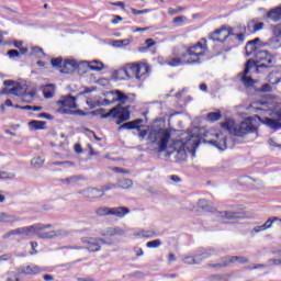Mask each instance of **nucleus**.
<instances>
[{"instance_id": "nucleus-31", "label": "nucleus", "mask_w": 281, "mask_h": 281, "mask_svg": "<svg viewBox=\"0 0 281 281\" xmlns=\"http://www.w3.org/2000/svg\"><path fill=\"white\" fill-rule=\"evenodd\" d=\"M86 65L91 71H102L104 69V64L100 60L86 61Z\"/></svg>"}, {"instance_id": "nucleus-43", "label": "nucleus", "mask_w": 281, "mask_h": 281, "mask_svg": "<svg viewBox=\"0 0 281 281\" xmlns=\"http://www.w3.org/2000/svg\"><path fill=\"white\" fill-rule=\"evenodd\" d=\"M247 27H248V30H251V27H252V32H260V30H262V27H265V23H262V22L256 23L255 21H250V22H248Z\"/></svg>"}, {"instance_id": "nucleus-2", "label": "nucleus", "mask_w": 281, "mask_h": 281, "mask_svg": "<svg viewBox=\"0 0 281 281\" xmlns=\"http://www.w3.org/2000/svg\"><path fill=\"white\" fill-rule=\"evenodd\" d=\"M89 115L98 116L101 115L103 120H109V117H113L116 120V124H123V122H128L131 120V112L128 111V106H122L119 104L112 108L108 113L104 108L93 110L89 113Z\"/></svg>"}, {"instance_id": "nucleus-10", "label": "nucleus", "mask_w": 281, "mask_h": 281, "mask_svg": "<svg viewBox=\"0 0 281 281\" xmlns=\"http://www.w3.org/2000/svg\"><path fill=\"white\" fill-rule=\"evenodd\" d=\"M245 34H247V26L239 24L237 26L231 27L226 26V34L224 35V38H229V36H235L239 43H243L245 41Z\"/></svg>"}, {"instance_id": "nucleus-38", "label": "nucleus", "mask_w": 281, "mask_h": 281, "mask_svg": "<svg viewBox=\"0 0 281 281\" xmlns=\"http://www.w3.org/2000/svg\"><path fill=\"white\" fill-rule=\"evenodd\" d=\"M19 218L14 215H10L8 213H0V223H16Z\"/></svg>"}, {"instance_id": "nucleus-53", "label": "nucleus", "mask_w": 281, "mask_h": 281, "mask_svg": "<svg viewBox=\"0 0 281 281\" xmlns=\"http://www.w3.org/2000/svg\"><path fill=\"white\" fill-rule=\"evenodd\" d=\"M50 64L54 66V67H59V68H64V64H63V59L61 57H57V58H53L50 60Z\"/></svg>"}, {"instance_id": "nucleus-22", "label": "nucleus", "mask_w": 281, "mask_h": 281, "mask_svg": "<svg viewBox=\"0 0 281 281\" xmlns=\"http://www.w3.org/2000/svg\"><path fill=\"white\" fill-rule=\"evenodd\" d=\"M78 68V63L74 59H66L64 61V68L60 69L61 74H71L74 69Z\"/></svg>"}, {"instance_id": "nucleus-55", "label": "nucleus", "mask_w": 281, "mask_h": 281, "mask_svg": "<svg viewBox=\"0 0 281 281\" xmlns=\"http://www.w3.org/2000/svg\"><path fill=\"white\" fill-rule=\"evenodd\" d=\"M8 56L9 58H21V53L16 49H10Z\"/></svg>"}, {"instance_id": "nucleus-63", "label": "nucleus", "mask_w": 281, "mask_h": 281, "mask_svg": "<svg viewBox=\"0 0 281 281\" xmlns=\"http://www.w3.org/2000/svg\"><path fill=\"white\" fill-rule=\"evenodd\" d=\"M268 267H279V259H268Z\"/></svg>"}, {"instance_id": "nucleus-30", "label": "nucleus", "mask_w": 281, "mask_h": 281, "mask_svg": "<svg viewBox=\"0 0 281 281\" xmlns=\"http://www.w3.org/2000/svg\"><path fill=\"white\" fill-rule=\"evenodd\" d=\"M10 95H18V98H23L25 95V89L21 83H15L14 87L10 88Z\"/></svg>"}, {"instance_id": "nucleus-17", "label": "nucleus", "mask_w": 281, "mask_h": 281, "mask_svg": "<svg viewBox=\"0 0 281 281\" xmlns=\"http://www.w3.org/2000/svg\"><path fill=\"white\" fill-rule=\"evenodd\" d=\"M57 104L67 109H76L78 105L76 104V98L71 97V94L61 97L60 100L57 101Z\"/></svg>"}, {"instance_id": "nucleus-1", "label": "nucleus", "mask_w": 281, "mask_h": 281, "mask_svg": "<svg viewBox=\"0 0 281 281\" xmlns=\"http://www.w3.org/2000/svg\"><path fill=\"white\" fill-rule=\"evenodd\" d=\"M207 52V40L202 38L191 47L179 46L173 48V56L167 59L169 67H181V65H201V56Z\"/></svg>"}, {"instance_id": "nucleus-32", "label": "nucleus", "mask_w": 281, "mask_h": 281, "mask_svg": "<svg viewBox=\"0 0 281 281\" xmlns=\"http://www.w3.org/2000/svg\"><path fill=\"white\" fill-rule=\"evenodd\" d=\"M56 91V86L54 83L46 85L43 88L44 98H54V93Z\"/></svg>"}, {"instance_id": "nucleus-27", "label": "nucleus", "mask_w": 281, "mask_h": 281, "mask_svg": "<svg viewBox=\"0 0 281 281\" xmlns=\"http://www.w3.org/2000/svg\"><path fill=\"white\" fill-rule=\"evenodd\" d=\"M263 124L268 126L269 128H272V131H280L281 130V123L280 121L276 119H269L266 117L263 121Z\"/></svg>"}, {"instance_id": "nucleus-56", "label": "nucleus", "mask_w": 281, "mask_h": 281, "mask_svg": "<svg viewBox=\"0 0 281 281\" xmlns=\"http://www.w3.org/2000/svg\"><path fill=\"white\" fill-rule=\"evenodd\" d=\"M110 104H115L113 100L104 99L103 101H98L97 106H109Z\"/></svg>"}, {"instance_id": "nucleus-41", "label": "nucleus", "mask_w": 281, "mask_h": 281, "mask_svg": "<svg viewBox=\"0 0 281 281\" xmlns=\"http://www.w3.org/2000/svg\"><path fill=\"white\" fill-rule=\"evenodd\" d=\"M97 216H111V207L100 206L95 210Z\"/></svg>"}, {"instance_id": "nucleus-35", "label": "nucleus", "mask_w": 281, "mask_h": 281, "mask_svg": "<svg viewBox=\"0 0 281 281\" xmlns=\"http://www.w3.org/2000/svg\"><path fill=\"white\" fill-rule=\"evenodd\" d=\"M46 125H47V122H45V121L33 120L29 123V126H31V128H33V131H43Z\"/></svg>"}, {"instance_id": "nucleus-39", "label": "nucleus", "mask_w": 281, "mask_h": 281, "mask_svg": "<svg viewBox=\"0 0 281 281\" xmlns=\"http://www.w3.org/2000/svg\"><path fill=\"white\" fill-rule=\"evenodd\" d=\"M209 267H212L213 269H224V267H229V261L227 259V256L223 257L221 259V262L210 263Z\"/></svg>"}, {"instance_id": "nucleus-54", "label": "nucleus", "mask_w": 281, "mask_h": 281, "mask_svg": "<svg viewBox=\"0 0 281 281\" xmlns=\"http://www.w3.org/2000/svg\"><path fill=\"white\" fill-rule=\"evenodd\" d=\"M58 113H61L63 115H74L76 112L69 108H60L58 110Z\"/></svg>"}, {"instance_id": "nucleus-47", "label": "nucleus", "mask_w": 281, "mask_h": 281, "mask_svg": "<svg viewBox=\"0 0 281 281\" xmlns=\"http://www.w3.org/2000/svg\"><path fill=\"white\" fill-rule=\"evenodd\" d=\"M146 247H148L149 249H157V247H161V240L155 239V240L148 241L146 244Z\"/></svg>"}, {"instance_id": "nucleus-45", "label": "nucleus", "mask_w": 281, "mask_h": 281, "mask_svg": "<svg viewBox=\"0 0 281 281\" xmlns=\"http://www.w3.org/2000/svg\"><path fill=\"white\" fill-rule=\"evenodd\" d=\"M127 45H131V40H117L114 42V47H126Z\"/></svg>"}, {"instance_id": "nucleus-28", "label": "nucleus", "mask_w": 281, "mask_h": 281, "mask_svg": "<svg viewBox=\"0 0 281 281\" xmlns=\"http://www.w3.org/2000/svg\"><path fill=\"white\" fill-rule=\"evenodd\" d=\"M116 80H131V76L128 75V70L126 66L121 69H117L114 74Z\"/></svg>"}, {"instance_id": "nucleus-6", "label": "nucleus", "mask_w": 281, "mask_h": 281, "mask_svg": "<svg viewBox=\"0 0 281 281\" xmlns=\"http://www.w3.org/2000/svg\"><path fill=\"white\" fill-rule=\"evenodd\" d=\"M35 227H37V229H35V236H38V238H42V239L58 238L60 236H69V232L67 231H63V229L47 231V229H52L50 224H46V225L35 224Z\"/></svg>"}, {"instance_id": "nucleus-11", "label": "nucleus", "mask_w": 281, "mask_h": 281, "mask_svg": "<svg viewBox=\"0 0 281 281\" xmlns=\"http://www.w3.org/2000/svg\"><path fill=\"white\" fill-rule=\"evenodd\" d=\"M19 272V276H38V273H43L45 271V268H42L41 266H36V263H29L21 266L16 269Z\"/></svg>"}, {"instance_id": "nucleus-62", "label": "nucleus", "mask_w": 281, "mask_h": 281, "mask_svg": "<svg viewBox=\"0 0 281 281\" xmlns=\"http://www.w3.org/2000/svg\"><path fill=\"white\" fill-rule=\"evenodd\" d=\"M273 221H278V217H274L273 220L269 218L263 227L267 229H271V225H273Z\"/></svg>"}, {"instance_id": "nucleus-50", "label": "nucleus", "mask_w": 281, "mask_h": 281, "mask_svg": "<svg viewBox=\"0 0 281 281\" xmlns=\"http://www.w3.org/2000/svg\"><path fill=\"white\" fill-rule=\"evenodd\" d=\"M115 188H117V184L115 183H108V184H104L103 187H101V192L102 194H104V192H109V190H115Z\"/></svg>"}, {"instance_id": "nucleus-37", "label": "nucleus", "mask_w": 281, "mask_h": 281, "mask_svg": "<svg viewBox=\"0 0 281 281\" xmlns=\"http://www.w3.org/2000/svg\"><path fill=\"white\" fill-rule=\"evenodd\" d=\"M134 236H136V238H154V236H157V233H155V231H139L134 233Z\"/></svg>"}, {"instance_id": "nucleus-12", "label": "nucleus", "mask_w": 281, "mask_h": 281, "mask_svg": "<svg viewBox=\"0 0 281 281\" xmlns=\"http://www.w3.org/2000/svg\"><path fill=\"white\" fill-rule=\"evenodd\" d=\"M254 59H248L245 64V69L240 77L241 83L247 88L251 87L252 85H256V81L250 76H248L251 68H254Z\"/></svg>"}, {"instance_id": "nucleus-9", "label": "nucleus", "mask_w": 281, "mask_h": 281, "mask_svg": "<svg viewBox=\"0 0 281 281\" xmlns=\"http://www.w3.org/2000/svg\"><path fill=\"white\" fill-rule=\"evenodd\" d=\"M81 243L86 246V249L90 252L100 251L102 249V245H106V240L104 238H94V237H82Z\"/></svg>"}, {"instance_id": "nucleus-7", "label": "nucleus", "mask_w": 281, "mask_h": 281, "mask_svg": "<svg viewBox=\"0 0 281 281\" xmlns=\"http://www.w3.org/2000/svg\"><path fill=\"white\" fill-rule=\"evenodd\" d=\"M254 58H251L250 60L255 63L254 67H256L257 71H260V69H269V67L273 66V59H271V55L268 50H265L262 48L255 53Z\"/></svg>"}, {"instance_id": "nucleus-57", "label": "nucleus", "mask_w": 281, "mask_h": 281, "mask_svg": "<svg viewBox=\"0 0 281 281\" xmlns=\"http://www.w3.org/2000/svg\"><path fill=\"white\" fill-rule=\"evenodd\" d=\"M271 86L269 83H265L263 86H261V88L259 89V91L261 93H271Z\"/></svg>"}, {"instance_id": "nucleus-5", "label": "nucleus", "mask_w": 281, "mask_h": 281, "mask_svg": "<svg viewBox=\"0 0 281 281\" xmlns=\"http://www.w3.org/2000/svg\"><path fill=\"white\" fill-rule=\"evenodd\" d=\"M189 144L192 146H196V142L189 139L187 142L183 140H176L173 142V150L167 151L168 157L175 155L176 161H186L188 159V150H191Z\"/></svg>"}, {"instance_id": "nucleus-13", "label": "nucleus", "mask_w": 281, "mask_h": 281, "mask_svg": "<svg viewBox=\"0 0 281 281\" xmlns=\"http://www.w3.org/2000/svg\"><path fill=\"white\" fill-rule=\"evenodd\" d=\"M142 124H144V119H136L124 124H119L117 131H139V128H142Z\"/></svg>"}, {"instance_id": "nucleus-52", "label": "nucleus", "mask_w": 281, "mask_h": 281, "mask_svg": "<svg viewBox=\"0 0 281 281\" xmlns=\"http://www.w3.org/2000/svg\"><path fill=\"white\" fill-rule=\"evenodd\" d=\"M268 78H269L270 85H278V82H280V77L276 76V74L273 72H270Z\"/></svg>"}, {"instance_id": "nucleus-4", "label": "nucleus", "mask_w": 281, "mask_h": 281, "mask_svg": "<svg viewBox=\"0 0 281 281\" xmlns=\"http://www.w3.org/2000/svg\"><path fill=\"white\" fill-rule=\"evenodd\" d=\"M170 137V131L164 128L151 130L148 134V140L150 144H156V146H158V153H164L166 148H168Z\"/></svg>"}, {"instance_id": "nucleus-59", "label": "nucleus", "mask_w": 281, "mask_h": 281, "mask_svg": "<svg viewBox=\"0 0 281 281\" xmlns=\"http://www.w3.org/2000/svg\"><path fill=\"white\" fill-rule=\"evenodd\" d=\"M16 177L14 173L0 172V179H14Z\"/></svg>"}, {"instance_id": "nucleus-61", "label": "nucleus", "mask_w": 281, "mask_h": 281, "mask_svg": "<svg viewBox=\"0 0 281 281\" xmlns=\"http://www.w3.org/2000/svg\"><path fill=\"white\" fill-rule=\"evenodd\" d=\"M211 281H227L225 280V277L224 276H221V274H214L210 278Z\"/></svg>"}, {"instance_id": "nucleus-48", "label": "nucleus", "mask_w": 281, "mask_h": 281, "mask_svg": "<svg viewBox=\"0 0 281 281\" xmlns=\"http://www.w3.org/2000/svg\"><path fill=\"white\" fill-rule=\"evenodd\" d=\"M33 56H36L37 58H43L45 56V53L43 52V48L35 46L32 48Z\"/></svg>"}, {"instance_id": "nucleus-58", "label": "nucleus", "mask_w": 281, "mask_h": 281, "mask_svg": "<svg viewBox=\"0 0 281 281\" xmlns=\"http://www.w3.org/2000/svg\"><path fill=\"white\" fill-rule=\"evenodd\" d=\"M148 12H150L149 9H144V10L132 9V13L135 15L148 14Z\"/></svg>"}, {"instance_id": "nucleus-19", "label": "nucleus", "mask_w": 281, "mask_h": 281, "mask_svg": "<svg viewBox=\"0 0 281 281\" xmlns=\"http://www.w3.org/2000/svg\"><path fill=\"white\" fill-rule=\"evenodd\" d=\"M131 214V210L126 206L110 207V216H115L116 218H124V216Z\"/></svg>"}, {"instance_id": "nucleus-18", "label": "nucleus", "mask_w": 281, "mask_h": 281, "mask_svg": "<svg viewBox=\"0 0 281 281\" xmlns=\"http://www.w3.org/2000/svg\"><path fill=\"white\" fill-rule=\"evenodd\" d=\"M209 144L218 148V150H225L227 148V138L223 133L216 134V140H209Z\"/></svg>"}, {"instance_id": "nucleus-40", "label": "nucleus", "mask_w": 281, "mask_h": 281, "mask_svg": "<svg viewBox=\"0 0 281 281\" xmlns=\"http://www.w3.org/2000/svg\"><path fill=\"white\" fill-rule=\"evenodd\" d=\"M198 207H200V210H204L205 212H210V210H212V202L201 199L198 202Z\"/></svg>"}, {"instance_id": "nucleus-16", "label": "nucleus", "mask_w": 281, "mask_h": 281, "mask_svg": "<svg viewBox=\"0 0 281 281\" xmlns=\"http://www.w3.org/2000/svg\"><path fill=\"white\" fill-rule=\"evenodd\" d=\"M225 34H227V26H222L221 29H217L213 33H211L209 35V38L211 41H216L217 43H225V41H227Z\"/></svg>"}, {"instance_id": "nucleus-23", "label": "nucleus", "mask_w": 281, "mask_h": 281, "mask_svg": "<svg viewBox=\"0 0 281 281\" xmlns=\"http://www.w3.org/2000/svg\"><path fill=\"white\" fill-rule=\"evenodd\" d=\"M216 254V250L214 248H205L200 250L196 254V259L201 262V260H206V258H212Z\"/></svg>"}, {"instance_id": "nucleus-14", "label": "nucleus", "mask_w": 281, "mask_h": 281, "mask_svg": "<svg viewBox=\"0 0 281 281\" xmlns=\"http://www.w3.org/2000/svg\"><path fill=\"white\" fill-rule=\"evenodd\" d=\"M260 47H262L260 38L256 37L255 40L247 42L245 50L248 56H255L259 52Z\"/></svg>"}, {"instance_id": "nucleus-3", "label": "nucleus", "mask_w": 281, "mask_h": 281, "mask_svg": "<svg viewBox=\"0 0 281 281\" xmlns=\"http://www.w3.org/2000/svg\"><path fill=\"white\" fill-rule=\"evenodd\" d=\"M222 128L229 131L236 137H245L247 133H258V126L254 125L249 120L244 121L240 124H236L234 120H227L222 123Z\"/></svg>"}, {"instance_id": "nucleus-29", "label": "nucleus", "mask_w": 281, "mask_h": 281, "mask_svg": "<svg viewBox=\"0 0 281 281\" xmlns=\"http://www.w3.org/2000/svg\"><path fill=\"white\" fill-rule=\"evenodd\" d=\"M20 229H21V236H36V229L38 228L36 224H34L31 226L20 227Z\"/></svg>"}, {"instance_id": "nucleus-21", "label": "nucleus", "mask_w": 281, "mask_h": 281, "mask_svg": "<svg viewBox=\"0 0 281 281\" xmlns=\"http://www.w3.org/2000/svg\"><path fill=\"white\" fill-rule=\"evenodd\" d=\"M101 236H124V229L121 227H108L100 232Z\"/></svg>"}, {"instance_id": "nucleus-34", "label": "nucleus", "mask_w": 281, "mask_h": 281, "mask_svg": "<svg viewBox=\"0 0 281 281\" xmlns=\"http://www.w3.org/2000/svg\"><path fill=\"white\" fill-rule=\"evenodd\" d=\"M265 45H267V47H269V49H271L272 52H276V50L280 49L281 42L278 37H273V38L269 40V42L266 43Z\"/></svg>"}, {"instance_id": "nucleus-42", "label": "nucleus", "mask_w": 281, "mask_h": 281, "mask_svg": "<svg viewBox=\"0 0 281 281\" xmlns=\"http://www.w3.org/2000/svg\"><path fill=\"white\" fill-rule=\"evenodd\" d=\"M221 117H223V114H221V111H217V112H210V113L206 115L207 122H218V120H221Z\"/></svg>"}, {"instance_id": "nucleus-36", "label": "nucleus", "mask_w": 281, "mask_h": 281, "mask_svg": "<svg viewBox=\"0 0 281 281\" xmlns=\"http://www.w3.org/2000/svg\"><path fill=\"white\" fill-rule=\"evenodd\" d=\"M78 181H82V177L80 176H70L65 179H59V183H65L66 186H71L74 183H78Z\"/></svg>"}, {"instance_id": "nucleus-44", "label": "nucleus", "mask_w": 281, "mask_h": 281, "mask_svg": "<svg viewBox=\"0 0 281 281\" xmlns=\"http://www.w3.org/2000/svg\"><path fill=\"white\" fill-rule=\"evenodd\" d=\"M34 95H36V91L26 92L24 90V94L22 95L23 102H32V99L34 98Z\"/></svg>"}, {"instance_id": "nucleus-15", "label": "nucleus", "mask_w": 281, "mask_h": 281, "mask_svg": "<svg viewBox=\"0 0 281 281\" xmlns=\"http://www.w3.org/2000/svg\"><path fill=\"white\" fill-rule=\"evenodd\" d=\"M100 192H102L101 189L90 188L78 191V194H81L85 199H102L104 193L100 194Z\"/></svg>"}, {"instance_id": "nucleus-60", "label": "nucleus", "mask_w": 281, "mask_h": 281, "mask_svg": "<svg viewBox=\"0 0 281 281\" xmlns=\"http://www.w3.org/2000/svg\"><path fill=\"white\" fill-rule=\"evenodd\" d=\"M52 166H74V162H71V161H55L52 164Z\"/></svg>"}, {"instance_id": "nucleus-24", "label": "nucleus", "mask_w": 281, "mask_h": 281, "mask_svg": "<svg viewBox=\"0 0 281 281\" xmlns=\"http://www.w3.org/2000/svg\"><path fill=\"white\" fill-rule=\"evenodd\" d=\"M108 93H111V95H116V98L112 99V102H121V104H126V100H128V95L124 94L121 90H112Z\"/></svg>"}, {"instance_id": "nucleus-8", "label": "nucleus", "mask_w": 281, "mask_h": 281, "mask_svg": "<svg viewBox=\"0 0 281 281\" xmlns=\"http://www.w3.org/2000/svg\"><path fill=\"white\" fill-rule=\"evenodd\" d=\"M130 78H136L137 80H142V76H146L148 74V65L140 64H127L126 66Z\"/></svg>"}, {"instance_id": "nucleus-26", "label": "nucleus", "mask_w": 281, "mask_h": 281, "mask_svg": "<svg viewBox=\"0 0 281 281\" xmlns=\"http://www.w3.org/2000/svg\"><path fill=\"white\" fill-rule=\"evenodd\" d=\"M228 265L238 262L239 265H249V258L243 256H226Z\"/></svg>"}, {"instance_id": "nucleus-25", "label": "nucleus", "mask_w": 281, "mask_h": 281, "mask_svg": "<svg viewBox=\"0 0 281 281\" xmlns=\"http://www.w3.org/2000/svg\"><path fill=\"white\" fill-rule=\"evenodd\" d=\"M267 19H270V21H273V23L281 21V7H277L268 11Z\"/></svg>"}, {"instance_id": "nucleus-33", "label": "nucleus", "mask_w": 281, "mask_h": 281, "mask_svg": "<svg viewBox=\"0 0 281 281\" xmlns=\"http://www.w3.org/2000/svg\"><path fill=\"white\" fill-rule=\"evenodd\" d=\"M116 188H121L122 190H128L133 188V180L126 178L120 179L116 183Z\"/></svg>"}, {"instance_id": "nucleus-46", "label": "nucleus", "mask_w": 281, "mask_h": 281, "mask_svg": "<svg viewBox=\"0 0 281 281\" xmlns=\"http://www.w3.org/2000/svg\"><path fill=\"white\" fill-rule=\"evenodd\" d=\"M32 166H35L36 168H40L43 164H45V159L41 156H37L31 160Z\"/></svg>"}, {"instance_id": "nucleus-64", "label": "nucleus", "mask_w": 281, "mask_h": 281, "mask_svg": "<svg viewBox=\"0 0 281 281\" xmlns=\"http://www.w3.org/2000/svg\"><path fill=\"white\" fill-rule=\"evenodd\" d=\"M186 15H180V16H176L173 19V23H183V21H186Z\"/></svg>"}, {"instance_id": "nucleus-20", "label": "nucleus", "mask_w": 281, "mask_h": 281, "mask_svg": "<svg viewBox=\"0 0 281 281\" xmlns=\"http://www.w3.org/2000/svg\"><path fill=\"white\" fill-rule=\"evenodd\" d=\"M216 216L220 221H223V223H227V221H236V218H240V213L224 211L217 212Z\"/></svg>"}, {"instance_id": "nucleus-49", "label": "nucleus", "mask_w": 281, "mask_h": 281, "mask_svg": "<svg viewBox=\"0 0 281 281\" xmlns=\"http://www.w3.org/2000/svg\"><path fill=\"white\" fill-rule=\"evenodd\" d=\"M183 262L186 263V265H199V259L196 258V255L194 256V257H186L184 259H183Z\"/></svg>"}, {"instance_id": "nucleus-51", "label": "nucleus", "mask_w": 281, "mask_h": 281, "mask_svg": "<svg viewBox=\"0 0 281 281\" xmlns=\"http://www.w3.org/2000/svg\"><path fill=\"white\" fill-rule=\"evenodd\" d=\"M266 227L262 225L260 226H255L251 231H250V236H256V234H260V232H265Z\"/></svg>"}]
</instances>
